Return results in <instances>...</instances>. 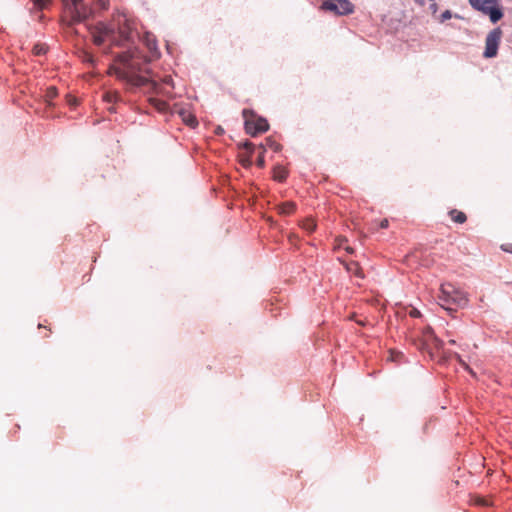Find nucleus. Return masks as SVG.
Here are the masks:
<instances>
[{"mask_svg": "<svg viewBox=\"0 0 512 512\" xmlns=\"http://www.w3.org/2000/svg\"><path fill=\"white\" fill-rule=\"evenodd\" d=\"M344 249H345L348 253H350V254H352V253L354 252L353 248H352V247H350V246H345V247H344Z\"/></svg>", "mask_w": 512, "mask_h": 512, "instance_id": "obj_35", "label": "nucleus"}, {"mask_svg": "<svg viewBox=\"0 0 512 512\" xmlns=\"http://www.w3.org/2000/svg\"><path fill=\"white\" fill-rule=\"evenodd\" d=\"M420 4L423 5V0H421Z\"/></svg>", "mask_w": 512, "mask_h": 512, "instance_id": "obj_40", "label": "nucleus"}, {"mask_svg": "<svg viewBox=\"0 0 512 512\" xmlns=\"http://www.w3.org/2000/svg\"><path fill=\"white\" fill-rule=\"evenodd\" d=\"M474 501H475L476 505H480V506H488L489 505L488 501L481 497L475 498Z\"/></svg>", "mask_w": 512, "mask_h": 512, "instance_id": "obj_23", "label": "nucleus"}, {"mask_svg": "<svg viewBox=\"0 0 512 512\" xmlns=\"http://www.w3.org/2000/svg\"><path fill=\"white\" fill-rule=\"evenodd\" d=\"M96 2L102 9H106L109 5L108 0H96Z\"/></svg>", "mask_w": 512, "mask_h": 512, "instance_id": "obj_27", "label": "nucleus"}, {"mask_svg": "<svg viewBox=\"0 0 512 512\" xmlns=\"http://www.w3.org/2000/svg\"><path fill=\"white\" fill-rule=\"evenodd\" d=\"M439 300L442 301L441 306L448 311H452L453 309L446 306V304L464 307L468 303L466 293L451 283H446L441 286Z\"/></svg>", "mask_w": 512, "mask_h": 512, "instance_id": "obj_3", "label": "nucleus"}, {"mask_svg": "<svg viewBox=\"0 0 512 512\" xmlns=\"http://www.w3.org/2000/svg\"><path fill=\"white\" fill-rule=\"evenodd\" d=\"M164 84L171 85L172 84V78L170 76H167L163 79Z\"/></svg>", "mask_w": 512, "mask_h": 512, "instance_id": "obj_34", "label": "nucleus"}, {"mask_svg": "<svg viewBox=\"0 0 512 512\" xmlns=\"http://www.w3.org/2000/svg\"><path fill=\"white\" fill-rule=\"evenodd\" d=\"M288 176V171L283 166H276L273 169V178L278 182H283Z\"/></svg>", "mask_w": 512, "mask_h": 512, "instance_id": "obj_13", "label": "nucleus"}, {"mask_svg": "<svg viewBox=\"0 0 512 512\" xmlns=\"http://www.w3.org/2000/svg\"><path fill=\"white\" fill-rule=\"evenodd\" d=\"M118 93L117 92H107L104 96L105 100L108 102H115L118 99Z\"/></svg>", "mask_w": 512, "mask_h": 512, "instance_id": "obj_22", "label": "nucleus"}, {"mask_svg": "<svg viewBox=\"0 0 512 512\" xmlns=\"http://www.w3.org/2000/svg\"><path fill=\"white\" fill-rule=\"evenodd\" d=\"M449 216L451 220L457 224H463L467 221V216L464 212L459 211L457 209H452L449 211Z\"/></svg>", "mask_w": 512, "mask_h": 512, "instance_id": "obj_11", "label": "nucleus"}, {"mask_svg": "<svg viewBox=\"0 0 512 512\" xmlns=\"http://www.w3.org/2000/svg\"><path fill=\"white\" fill-rule=\"evenodd\" d=\"M278 212L282 215H290L294 213L296 205L293 202H284L277 207Z\"/></svg>", "mask_w": 512, "mask_h": 512, "instance_id": "obj_12", "label": "nucleus"}, {"mask_svg": "<svg viewBox=\"0 0 512 512\" xmlns=\"http://www.w3.org/2000/svg\"><path fill=\"white\" fill-rule=\"evenodd\" d=\"M469 3L474 9L488 15L492 23H497L503 17L498 0H469Z\"/></svg>", "mask_w": 512, "mask_h": 512, "instance_id": "obj_4", "label": "nucleus"}, {"mask_svg": "<svg viewBox=\"0 0 512 512\" xmlns=\"http://www.w3.org/2000/svg\"><path fill=\"white\" fill-rule=\"evenodd\" d=\"M144 42L151 53H154L157 51V43H156L155 38L152 35L146 34V36L144 38Z\"/></svg>", "mask_w": 512, "mask_h": 512, "instance_id": "obj_14", "label": "nucleus"}, {"mask_svg": "<svg viewBox=\"0 0 512 512\" xmlns=\"http://www.w3.org/2000/svg\"><path fill=\"white\" fill-rule=\"evenodd\" d=\"M501 37L502 30L500 28H495L488 33L485 39V50L483 53L485 58H493L497 55Z\"/></svg>", "mask_w": 512, "mask_h": 512, "instance_id": "obj_8", "label": "nucleus"}, {"mask_svg": "<svg viewBox=\"0 0 512 512\" xmlns=\"http://www.w3.org/2000/svg\"><path fill=\"white\" fill-rule=\"evenodd\" d=\"M442 20L450 19L451 18V12L449 10H446L441 15Z\"/></svg>", "mask_w": 512, "mask_h": 512, "instance_id": "obj_30", "label": "nucleus"}, {"mask_svg": "<svg viewBox=\"0 0 512 512\" xmlns=\"http://www.w3.org/2000/svg\"><path fill=\"white\" fill-rule=\"evenodd\" d=\"M402 357V353L401 352H395V351H391L390 352V358L392 361H398V359Z\"/></svg>", "mask_w": 512, "mask_h": 512, "instance_id": "obj_25", "label": "nucleus"}, {"mask_svg": "<svg viewBox=\"0 0 512 512\" xmlns=\"http://www.w3.org/2000/svg\"><path fill=\"white\" fill-rule=\"evenodd\" d=\"M34 5L39 8V9H45L47 8L50 3H51V0H32Z\"/></svg>", "mask_w": 512, "mask_h": 512, "instance_id": "obj_20", "label": "nucleus"}, {"mask_svg": "<svg viewBox=\"0 0 512 512\" xmlns=\"http://www.w3.org/2000/svg\"><path fill=\"white\" fill-rule=\"evenodd\" d=\"M344 265H345L346 270L349 273L354 274L355 276H357L358 278H361V279L364 277L363 271H362L360 265L358 264V262H355V261L345 262Z\"/></svg>", "mask_w": 512, "mask_h": 512, "instance_id": "obj_10", "label": "nucleus"}, {"mask_svg": "<svg viewBox=\"0 0 512 512\" xmlns=\"http://www.w3.org/2000/svg\"><path fill=\"white\" fill-rule=\"evenodd\" d=\"M266 146L275 152L280 151L282 148L281 144L277 143L276 141L272 140L271 138L266 139Z\"/></svg>", "mask_w": 512, "mask_h": 512, "instance_id": "obj_19", "label": "nucleus"}, {"mask_svg": "<svg viewBox=\"0 0 512 512\" xmlns=\"http://www.w3.org/2000/svg\"><path fill=\"white\" fill-rule=\"evenodd\" d=\"M66 11L70 14L69 25L80 23L93 15V9L82 1L71 4L65 7Z\"/></svg>", "mask_w": 512, "mask_h": 512, "instance_id": "obj_6", "label": "nucleus"}, {"mask_svg": "<svg viewBox=\"0 0 512 512\" xmlns=\"http://www.w3.org/2000/svg\"><path fill=\"white\" fill-rule=\"evenodd\" d=\"M257 165L260 167V168H263L264 165H265V160H264V155L263 153H261L257 159Z\"/></svg>", "mask_w": 512, "mask_h": 512, "instance_id": "obj_26", "label": "nucleus"}, {"mask_svg": "<svg viewBox=\"0 0 512 512\" xmlns=\"http://www.w3.org/2000/svg\"><path fill=\"white\" fill-rule=\"evenodd\" d=\"M33 53L35 55H43L46 53V47L42 44H36L34 47H33Z\"/></svg>", "mask_w": 512, "mask_h": 512, "instance_id": "obj_21", "label": "nucleus"}, {"mask_svg": "<svg viewBox=\"0 0 512 512\" xmlns=\"http://www.w3.org/2000/svg\"><path fill=\"white\" fill-rule=\"evenodd\" d=\"M389 226V221L388 219H382L379 223V227L381 229H386L387 227Z\"/></svg>", "mask_w": 512, "mask_h": 512, "instance_id": "obj_29", "label": "nucleus"}, {"mask_svg": "<svg viewBox=\"0 0 512 512\" xmlns=\"http://www.w3.org/2000/svg\"><path fill=\"white\" fill-rule=\"evenodd\" d=\"M250 163H251L250 157H248L247 159H244V162H243L244 165H250Z\"/></svg>", "mask_w": 512, "mask_h": 512, "instance_id": "obj_37", "label": "nucleus"}, {"mask_svg": "<svg viewBox=\"0 0 512 512\" xmlns=\"http://www.w3.org/2000/svg\"><path fill=\"white\" fill-rule=\"evenodd\" d=\"M250 163H251L250 157H248L247 159H244V162H243L244 165H250Z\"/></svg>", "mask_w": 512, "mask_h": 512, "instance_id": "obj_36", "label": "nucleus"}, {"mask_svg": "<svg viewBox=\"0 0 512 512\" xmlns=\"http://www.w3.org/2000/svg\"><path fill=\"white\" fill-rule=\"evenodd\" d=\"M443 346V342L437 338L430 327L423 330L422 334V348L427 350L432 356L433 350H440Z\"/></svg>", "mask_w": 512, "mask_h": 512, "instance_id": "obj_9", "label": "nucleus"}, {"mask_svg": "<svg viewBox=\"0 0 512 512\" xmlns=\"http://www.w3.org/2000/svg\"><path fill=\"white\" fill-rule=\"evenodd\" d=\"M454 355H455V358L458 360V362L460 363V365H461V366H463L465 369H468V368H469V367H468V365L466 364V362H464V361L461 359V357H460V355H459V354L455 353Z\"/></svg>", "mask_w": 512, "mask_h": 512, "instance_id": "obj_28", "label": "nucleus"}, {"mask_svg": "<svg viewBox=\"0 0 512 512\" xmlns=\"http://www.w3.org/2000/svg\"><path fill=\"white\" fill-rule=\"evenodd\" d=\"M181 116L183 121L190 127H195L198 124L196 117L190 113L182 112Z\"/></svg>", "mask_w": 512, "mask_h": 512, "instance_id": "obj_17", "label": "nucleus"}, {"mask_svg": "<svg viewBox=\"0 0 512 512\" xmlns=\"http://www.w3.org/2000/svg\"><path fill=\"white\" fill-rule=\"evenodd\" d=\"M302 228L304 230H306L308 233H312L315 231L316 229V223L313 219L311 218H307L305 220H303L302 224H301Z\"/></svg>", "mask_w": 512, "mask_h": 512, "instance_id": "obj_18", "label": "nucleus"}, {"mask_svg": "<svg viewBox=\"0 0 512 512\" xmlns=\"http://www.w3.org/2000/svg\"><path fill=\"white\" fill-rule=\"evenodd\" d=\"M410 316H412V317H418V316H420V312H419L417 309H412V310L410 311Z\"/></svg>", "mask_w": 512, "mask_h": 512, "instance_id": "obj_33", "label": "nucleus"}, {"mask_svg": "<svg viewBox=\"0 0 512 512\" xmlns=\"http://www.w3.org/2000/svg\"><path fill=\"white\" fill-rule=\"evenodd\" d=\"M243 118L245 120V130L251 136L264 133L269 129V124L265 118L258 117L251 110H243Z\"/></svg>", "mask_w": 512, "mask_h": 512, "instance_id": "obj_5", "label": "nucleus"}, {"mask_svg": "<svg viewBox=\"0 0 512 512\" xmlns=\"http://www.w3.org/2000/svg\"><path fill=\"white\" fill-rule=\"evenodd\" d=\"M321 9L336 15H348L354 12V5L349 0H326L322 2Z\"/></svg>", "mask_w": 512, "mask_h": 512, "instance_id": "obj_7", "label": "nucleus"}, {"mask_svg": "<svg viewBox=\"0 0 512 512\" xmlns=\"http://www.w3.org/2000/svg\"><path fill=\"white\" fill-rule=\"evenodd\" d=\"M449 343L454 345L456 342H455V340L451 339V340H449Z\"/></svg>", "mask_w": 512, "mask_h": 512, "instance_id": "obj_39", "label": "nucleus"}, {"mask_svg": "<svg viewBox=\"0 0 512 512\" xmlns=\"http://www.w3.org/2000/svg\"><path fill=\"white\" fill-rule=\"evenodd\" d=\"M253 146H254V145H253V143H251V142H249V141H246V142L243 144V147H244L245 149H247L248 151H250V152H251V150H252Z\"/></svg>", "mask_w": 512, "mask_h": 512, "instance_id": "obj_31", "label": "nucleus"}, {"mask_svg": "<svg viewBox=\"0 0 512 512\" xmlns=\"http://www.w3.org/2000/svg\"><path fill=\"white\" fill-rule=\"evenodd\" d=\"M67 102H68V104H69L70 106H73V105H75V104H76L77 100H76V98H74V97L68 96V98H67Z\"/></svg>", "mask_w": 512, "mask_h": 512, "instance_id": "obj_32", "label": "nucleus"}, {"mask_svg": "<svg viewBox=\"0 0 512 512\" xmlns=\"http://www.w3.org/2000/svg\"><path fill=\"white\" fill-rule=\"evenodd\" d=\"M58 95V91H57V88L54 87V86H50L49 88H47L46 90V93H45V102L48 104V105H51L52 103V100L54 98H56Z\"/></svg>", "mask_w": 512, "mask_h": 512, "instance_id": "obj_15", "label": "nucleus"}, {"mask_svg": "<svg viewBox=\"0 0 512 512\" xmlns=\"http://www.w3.org/2000/svg\"><path fill=\"white\" fill-rule=\"evenodd\" d=\"M147 62L137 48L128 49L116 55L108 73L125 82L128 90L145 88L147 92L160 93V85L148 76Z\"/></svg>", "mask_w": 512, "mask_h": 512, "instance_id": "obj_1", "label": "nucleus"}, {"mask_svg": "<svg viewBox=\"0 0 512 512\" xmlns=\"http://www.w3.org/2000/svg\"><path fill=\"white\" fill-rule=\"evenodd\" d=\"M150 102L160 112H164L168 109V104L163 100L150 98Z\"/></svg>", "mask_w": 512, "mask_h": 512, "instance_id": "obj_16", "label": "nucleus"}, {"mask_svg": "<svg viewBox=\"0 0 512 512\" xmlns=\"http://www.w3.org/2000/svg\"><path fill=\"white\" fill-rule=\"evenodd\" d=\"M345 242H347V239H346L345 237H338V238L336 239V243H337L336 247H337V248H342V247L344 248V247H345V246H344V243H345Z\"/></svg>", "mask_w": 512, "mask_h": 512, "instance_id": "obj_24", "label": "nucleus"}, {"mask_svg": "<svg viewBox=\"0 0 512 512\" xmlns=\"http://www.w3.org/2000/svg\"><path fill=\"white\" fill-rule=\"evenodd\" d=\"M114 22L115 24L112 25L100 22L91 29L96 45H102L106 40H110L116 46L122 45L121 41L114 38L116 28L122 41H129L133 38L134 23L125 15H118Z\"/></svg>", "mask_w": 512, "mask_h": 512, "instance_id": "obj_2", "label": "nucleus"}, {"mask_svg": "<svg viewBox=\"0 0 512 512\" xmlns=\"http://www.w3.org/2000/svg\"><path fill=\"white\" fill-rule=\"evenodd\" d=\"M502 247H503V249H504L505 251H508V252H511V253H512V249H509V248L504 247V246H502Z\"/></svg>", "mask_w": 512, "mask_h": 512, "instance_id": "obj_38", "label": "nucleus"}]
</instances>
